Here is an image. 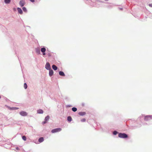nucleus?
Returning <instances> with one entry per match:
<instances>
[{"label":"nucleus","mask_w":152,"mask_h":152,"mask_svg":"<svg viewBox=\"0 0 152 152\" xmlns=\"http://www.w3.org/2000/svg\"><path fill=\"white\" fill-rule=\"evenodd\" d=\"M61 130V129L60 128H58L53 129L51 130V132L52 133H54L55 132H60Z\"/></svg>","instance_id":"2"},{"label":"nucleus","mask_w":152,"mask_h":152,"mask_svg":"<svg viewBox=\"0 0 152 152\" xmlns=\"http://www.w3.org/2000/svg\"><path fill=\"white\" fill-rule=\"evenodd\" d=\"M72 110L74 112H75L77 110V109L76 108L73 107L72 108Z\"/></svg>","instance_id":"19"},{"label":"nucleus","mask_w":152,"mask_h":152,"mask_svg":"<svg viewBox=\"0 0 152 152\" xmlns=\"http://www.w3.org/2000/svg\"><path fill=\"white\" fill-rule=\"evenodd\" d=\"M22 139L24 141H26V137L25 136H23L22 137Z\"/></svg>","instance_id":"21"},{"label":"nucleus","mask_w":152,"mask_h":152,"mask_svg":"<svg viewBox=\"0 0 152 152\" xmlns=\"http://www.w3.org/2000/svg\"><path fill=\"white\" fill-rule=\"evenodd\" d=\"M46 122H47V121H45L43 122H42V123L43 124H44L46 123Z\"/></svg>","instance_id":"25"},{"label":"nucleus","mask_w":152,"mask_h":152,"mask_svg":"<svg viewBox=\"0 0 152 152\" xmlns=\"http://www.w3.org/2000/svg\"><path fill=\"white\" fill-rule=\"evenodd\" d=\"M105 1H108V0H105Z\"/></svg>","instance_id":"30"},{"label":"nucleus","mask_w":152,"mask_h":152,"mask_svg":"<svg viewBox=\"0 0 152 152\" xmlns=\"http://www.w3.org/2000/svg\"><path fill=\"white\" fill-rule=\"evenodd\" d=\"M151 118V117L150 116H147L145 117L144 120L145 121H147L149 119Z\"/></svg>","instance_id":"6"},{"label":"nucleus","mask_w":152,"mask_h":152,"mask_svg":"<svg viewBox=\"0 0 152 152\" xmlns=\"http://www.w3.org/2000/svg\"><path fill=\"white\" fill-rule=\"evenodd\" d=\"M20 114L23 116H26L27 115V113L26 112L23 111H22L20 113Z\"/></svg>","instance_id":"4"},{"label":"nucleus","mask_w":152,"mask_h":152,"mask_svg":"<svg viewBox=\"0 0 152 152\" xmlns=\"http://www.w3.org/2000/svg\"><path fill=\"white\" fill-rule=\"evenodd\" d=\"M81 121L82 122H85L86 121V119L85 118H83L81 120Z\"/></svg>","instance_id":"23"},{"label":"nucleus","mask_w":152,"mask_h":152,"mask_svg":"<svg viewBox=\"0 0 152 152\" xmlns=\"http://www.w3.org/2000/svg\"><path fill=\"white\" fill-rule=\"evenodd\" d=\"M118 137L121 138H126L128 137V136L126 134L120 133L118 134Z\"/></svg>","instance_id":"1"},{"label":"nucleus","mask_w":152,"mask_h":152,"mask_svg":"<svg viewBox=\"0 0 152 152\" xmlns=\"http://www.w3.org/2000/svg\"><path fill=\"white\" fill-rule=\"evenodd\" d=\"M4 2L6 4H9L10 2V0H4Z\"/></svg>","instance_id":"18"},{"label":"nucleus","mask_w":152,"mask_h":152,"mask_svg":"<svg viewBox=\"0 0 152 152\" xmlns=\"http://www.w3.org/2000/svg\"><path fill=\"white\" fill-rule=\"evenodd\" d=\"M72 118L71 116H68L67 117V120L69 122H70L72 121Z\"/></svg>","instance_id":"16"},{"label":"nucleus","mask_w":152,"mask_h":152,"mask_svg":"<svg viewBox=\"0 0 152 152\" xmlns=\"http://www.w3.org/2000/svg\"><path fill=\"white\" fill-rule=\"evenodd\" d=\"M49 119V116L48 115L46 117H45V121H47Z\"/></svg>","instance_id":"17"},{"label":"nucleus","mask_w":152,"mask_h":152,"mask_svg":"<svg viewBox=\"0 0 152 152\" xmlns=\"http://www.w3.org/2000/svg\"><path fill=\"white\" fill-rule=\"evenodd\" d=\"M43 55H45V53H43Z\"/></svg>","instance_id":"29"},{"label":"nucleus","mask_w":152,"mask_h":152,"mask_svg":"<svg viewBox=\"0 0 152 152\" xmlns=\"http://www.w3.org/2000/svg\"><path fill=\"white\" fill-rule=\"evenodd\" d=\"M17 10L18 11V12L20 14H22L23 13V12L22 10L20 8H18Z\"/></svg>","instance_id":"8"},{"label":"nucleus","mask_w":152,"mask_h":152,"mask_svg":"<svg viewBox=\"0 0 152 152\" xmlns=\"http://www.w3.org/2000/svg\"><path fill=\"white\" fill-rule=\"evenodd\" d=\"M45 67L48 70H50V64L49 63L47 62L46 63L45 66Z\"/></svg>","instance_id":"3"},{"label":"nucleus","mask_w":152,"mask_h":152,"mask_svg":"<svg viewBox=\"0 0 152 152\" xmlns=\"http://www.w3.org/2000/svg\"><path fill=\"white\" fill-rule=\"evenodd\" d=\"M44 141V138L43 137L40 138L38 140V141L40 142H41Z\"/></svg>","instance_id":"14"},{"label":"nucleus","mask_w":152,"mask_h":152,"mask_svg":"<svg viewBox=\"0 0 152 152\" xmlns=\"http://www.w3.org/2000/svg\"><path fill=\"white\" fill-rule=\"evenodd\" d=\"M19 4L21 7L23 6L25 4V0H21Z\"/></svg>","instance_id":"5"},{"label":"nucleus","mask_w":152,"mask_h":152,"mask_svg":"<svg viewBox=\"0 0 152 152\" xmlns=\"http://www.w3.org/2000/svg\"><path fill=\"white\" fill-rule=\"evenodd\" d=\"M24 87L25 89H26L27 88V86L26 83H24Z\"/></svg>","instance_id":"20"},{"label":"nucleus","mask_w":152,"mask_h":152,"mask_svg":"<svg viewBox=\"0 0 152 152\" xmlns=\"http://www.w3.org/2000/svg\"><path fill=\"white\" fill-rule=\"evenodd\" d=\"M148 5L150 7H152V4H150Z\"/></svg>","instance_id":"27"},{"label":"nucleus","mask_w":152,"mask_h":152,"mask_svg":"<svg viewBox=\"0 0 152 152\" xmlns=\"http://www.w3.org/2000/svg\"><path fill=\"white\" fill-rule=\"evenodd\" d=\"M36 52L39 53H40V50H36Z\"/></svg>","instance_id":"26"},{"label":"nucleus","mask_w":152,"mask_h":152,"mask_svg":"<svg viewBox=\"0 0 152 152\" xmlns=\"http://www.w3.org/2000/svg\"><path fill=\"white\" fill-rule=\"evenodd\" d=\"M41 50L42 53H44L46 51V49L45 48H42Z\"/></svg>","instance_id":"15"},{"label":"nucleus","mask_w":152,"mask_h":152,"mask_svg":"<svg viewBox=\"0 0 152 152\" xmlns=\"http://www.w3.org/2000/svg\"><path fill=\"white\" fill-rule=\"evenodd\" d=\"M9 109L11 110H17L19 109L18 108L16 107H9Z\"/></svg>","instance_id":"11"},{"label":"nucleus","mask_w":152,"mask_h":152,"mask_svg":"<svg viewBox=\"0 0 152 152\" xmlns=\"http://www.w3.org/2000/svg\"><path fill=\"white\" fill-rule=\"evenodd\" d=\"M118 132H117L116 131H115L113 132V134H114V135H116L117 134Z\"/></svg>","instance_id":"24"},{"label":"nucleus","mask_w":152,"mask_h":152,"mask_svg":"<svg viewBox=\"0 0 152 152\" xmlns=\"http://www.w3.org/2000/svg\"><path fill=\"white\" fill-rule=\"evenodd\" d=\"M37 113H38L42 114L43 113V111L41 109H39L37 110Z\"/></svg>","instance_id":"10"},{"label":"nucleus","mask_w":152,"mask_h":152,"mask_svg":"<svg viewBox=\"0 0 152 152\" xmlns=\"http://www.w3.org/2000/svg\"><path fill=\"white\" fill-rule=\"evenodd\" d=\"M86 113L85 112H80L78 113V114L81 116H83L85 115Z\"/></svg>","instance_id":"9"},{"label":"nucleus","mask_w":152,"mask_h":152,"mask_svg":"<svg viewBox=\"0 0 152 152\" xmlns=\"http://www.w3.org/2000/svg\"><path fill=\"white\" fill-rule=\"evenodd\" d=\"M53 74V71L52 70H50L49 72V75L50 76H52Z\"/></svg>","instance_id":"7"},{"label":"nucleus","mask_w":152,"mask_h":152,"mask_svg":"<svg viewBox=\"0 0 152 152\" xmlns=\"http://www.w3.org/2000/svg\"><path fill=\"white\" fill-rule=\"evenodd\" d=\"M52 68L55 70L57 69V67L55 65H53L52 66Z\"/></svg>","instance_id":"13"},{"label":"nucleus","mask_w":152,"mask_h":152,"mask_svg":"<svg viewBox=\"0 0 152 152\" xmlns=\"http://www.w3.org/2000/svg\"><path fill=\"white\" fill-rule=\"evenodd\" d=\"M23 11L25 12H26L27 11L25 7H23Z\"/></svg>","instance_id":"22"},{"label":"nucleus","mask_w":152,"mask_h":152,"mask_svg":"<svg viewBox=\"0 0 152 152\" xmlns=\"http://www.w3.org/2000/svg\"><path fill=\"white\" fill-rule=\"evenodd\" d=\"M59 75L61 76H65V74L64 72L62 71H60L59 72Z\"/></svg>","instance_id":"12"},{"label":"nucleus","mask_w":152,"mask_h":152,"mask_svg":"<svg viewBox=\"0 0 152 152\" xmlns=\"http://www.w3.org/2000/svg\"><path fill=\"white\" fill-rule=\"evenodd\" d=\"M32 2H34V0H30Z\"/></svg>","instance_id":"28"}]
</instances>
